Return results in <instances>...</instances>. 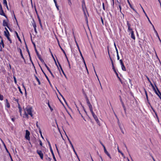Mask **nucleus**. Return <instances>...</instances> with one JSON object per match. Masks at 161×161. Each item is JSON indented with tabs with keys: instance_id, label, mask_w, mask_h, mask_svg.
<instances>
[{
	"instance_id": "nucleus-7",
	"label": "nucleus",
	"mask_w": 161,
	"mask_h": 161,
	"mask_svg": "<svg viewBox=\"0 0 161 161\" xmlns=\"http://www.w3.org/2000/svg\"><path fill=\"white\" fill-rule=\"evenodd\" d=\"M3 25L4 26H7L10 30V28L8 25V23L6 20H4L3 22Z\"/></svg>"
},
{
	"instance_id": "nucleus-53",
	"label": "nucleus",
	"mask_w": 161,
	"mask_h": 161,
	"mask_svg": "<svg viewBox=\"0 0 161 161\" xmlns=\"http://www.w3.org/2000/svg\"><path fill=\"white\" fill-rule=\"evenodd\" d=\"M80 54L81 56V57H82V59H83V60H84V58L83 57V56H82V54H81V52H80Z\"/></svg>"
},
{
	"instance_id": "nucleus-63",
	"label": "nucleus",
	"mask_w": 161,
	"mask_h": 161,
	"mask_svg": "<svg viewBox=\"0 0 161 161\" xmlns=\"http://www.w3.org/2000/svg\"><path fill=\"white\" fill-rule=\"evenodd\" d=\"M101 20L103 25V21L102 17L101 18Z\"/></svg>"
},
{
	"instance_id": "nucleus-11",
	"label": "nucleus",
	"mask_w": 161,
	"mask_h": 161,
	"mask_svg": "<svg viewBox=\"0 0 161 161\" xmlns=\"http://www.w3.org/2000/svg\"><path fill=\"white\" fill-rule=\"evenodd\" d=\"M88 106L90 111L91 113L93 112V109H92V105L91 104V103H89L87 104Z\"/></svg>"
},
{
	"instance_id": "nucleus-31",
	"label": "nucleus",
	"mask_w": 161,
	"mask_h": 161,
	"mask_svg": "<svg viewBox=\"0 0 161 161\" xmlns=\"http://www.w3.org/2000/svg\"><path fill=\"white\" fill-rule=\"evenodd\" d=\"M15 33H16V35L17 37V38L19 39V40L20 41H21L20 39L18 33L16 31L15 32Z\"/></svg>"
},
{
	"instance_id": "nucleus-64",
	"label": "nucleus",
	"mask_w": 161,
	"mask_h": 161,
	"mask_svg": "<svg viewBox=\"0 0 161 161\" xmlns=\"http://www.w3.org/2000/svg\"><path fill=\"white\" fill-rule=\"evenodd\" d=\"M39 130V132L40 133V134H41V135H42V131L41 130V129H40H40H38Z\"/></svg>"
},
{
	"instance_id": "nucleus-36",
	"label": "nucleus",
	"mask_w": 161,
	"mask_h": 161,
	"mask_svg": "<svg viewBox=\"0 0 161 161\" xmlns=\"http://www.w3.org/2000/svg\"><path fill=\"white\" fill-rule=\"evenodd\" d=\"M144 90H145V94L146 96V98H147V100H148V96H147V92L145 89H144Z\"/></svg>"
},
{
	"instance_id": "nucleus-55",
	"label": "nucleus",
	"mask_w": 161,
	"mask_h": 161,
	"mask_svg": "<svg viewBox=\"0 0 161 161\" xmlns=\"http://www.w3.org/2000/svg\"><path fill=\"white\" fill-rule=\"evenodd\" d=\"M146 78H147V80H148V81L149 82H151V81L150 80V79H149V78H148V77L147 76H146Z\"/></svg>"
},
{
	"instance_id": "nucleus-4",
	"label": "nucleus",
	"mask_w": 161,
	"mask_h": 161,
	"mask_svg": "<svg viewBox=\"0 0 161 161\" xmlns=\"http://www.w3.org/2000/svg\"><path fill=\"white\" fill-rule=\"evenodd\" d=\"M26 133H25V138L28 140H29L30 139V137L29 136L30 135V132L27 130H26Z\"/></svg>"
},
{
	"instance_id": "nucleus-22",
	"label": "nucleus",
	"mask_w": 161,
	"mask_h": 161,
	"mask_svg": "<svg viewBox=\"0 0 161 161\" xmlns=\"http://www.w3.org/2000/svg\"><path fill=\"white\" fill-rule=\"evenodd\" d=\"M0 45L2 46L3 47V48L4 47V45L3 43V40L2 39L0 43Z\"/></svg>"
},
{
	"instance_id": "nucleus-59",
	"label": "nucleus",
	"mask_w": 161,
	"mask_h": 161,
	"mask_svg": "<svg viewBox=\"0 0 161 161\" xmlns=\"http://www.w3.org/2000/svg\"><path fill=\"white\" fill-rule=\"evenodd\" d=\"M153 25V29H154V30L155 32L156 33V32H157V31L155 29V28H154V26L153 25Z\"/></svg>"
},
{
	"instance_id": "nucleus-29",
	"label": "nucleus",
	"mask_w": 161,
	"mask_h": 161,
	"mask_svg": "<svg viewBox=\"0 0 161 161\" xmlns=\"http://www.w3.org/2000/svg\"><path fill=\"white\" fill-rule=\"evenodd\" d=\"M6 37L7 38L8 40L10 42V43H12V41H11V40L9 38V36H7Z\"/></svg>"
},
{
	"instance_id": "nucleus-47",
	"label": "nucleus",
	"mask_w": 161,
	"mask_h": 161,
	"mask_svg": "<svg viewBox=\"0 0 161 161\" xmlns=\"http://www.w3.org/2000/svg\"><path fill=\"white\" fill-rule=\"evenodd\" d=\"M51 56H52V58H53L54 61L55 62L56 60H55V58H54V56H53V53H52Z\"/></svg>"
},
{
	"instance_id": "nucleus-24",
	"label": "nucleus",
	"mask_w": 161,
	"mask_h": 161,
	"mask_svg": "<svg viewBox=\"0 0 161 161\" xmlns=\"http://www.w3.org/2000/svg\"><path fill=\"white\" fill-rule=\"evenodd\" d=\"M131 9H132L134 11H135L136 14V18H137L139 17V14H138L136 12V11L135 10V9L133 8L132 7H131Z\"/></svg>"
},
{
	"instance_id": "nucleus-15",
	"label": "nucleus",
	"mask_w": 161,
	"mask_h": 161,
	"mask_svg": "<svg viewBox=\"0 0 161 161\" xmlns=\"http://www.w3.org/2000/svg\"><path fill=\"white\" fill-rule=\"evenodd\" d=\"M57 62H58V65H59V67H60V69H61V71H62V73H63L64 75H65V73H64V71H63V69L62 68V67H61V64H60L58 62V60L57 59Z\"/></svg>"
},
{
	"instance_id": "nucleus-32",
	"label": "nucleus",
	"mask_w": 161,
	"mask_h": 161,
	"mask_svg": "<svg viewBox=\"0 0 161 161\" xmlns=\"http://www.w3.org/2000/svg\"><path fill=\"white\" fill-rule=\"evenodd\" d=\"M83 60V62L84 63V64H85V67H86V69L87 70V72H88V69H87V67H86V64L85 62V61L84 59V60Z\"/></svg>"
},
{
	"instance_id": "nucleus-48",
	"label": "nucleus",
	"mask_w": 161,
	"mask_h": 161,
	"mask_svg": "<svg viewBox=\"0 0 161 161\" xmlns=\"http://www.w3.org/2000/svg\"><path fill=\"white\" fill-rule=\"evenodd\" d=\"M18 105H19V109L20 112L21 113V108L20 107V105L19 103H18Z\"/></svg>"
},
{
	"instance_id": "nucleus-1",
	"label": "nucleus",
	"mask_w": 161,
	"mask_h": 161,
	"mask_svg": "<svg viewBox=\"0 0 161 161\" xmlns=\"http://www.w3.org/2000/svg\"><path fill=\"white\" fill-rule=\"evenodd\" d=\"M25 112V115L28 117V114L30 115L31 116L33 117V114L32 113V108L30 107H27L25 108H24Z\"/></svg>"
},
{
	"instance_id": "nucleus-20",
	"label": "nucleus",
	"mask_w": 161,
	"mask_h": 161,
	"mask_svg": "<svg viewBox=\"0 0 161 161\" xmlns=\"http://www.w3.org/2000/svg\"><path fill=\"white\" fill-rule=\"evenodd\" d=\"M131 38L135 39V36L134 34V32L131 30Z\"/></svg>"
},
{
	"instance_id": "nucleus-45",
	"label": "nucleus",
	"mask_w": 161,
	"mask_h": 161,
	"mask_svg": "<svg viewBox=\"0 0 161 161\" xmlns=\"http://www.w3.org/2000/svg\"><path fill=\"white\" fill-rule=\"evenodd\" d=\"M73 150L74 152L75 153V154L77 156V158H78V156L77 153L76 152L75 149H74Z\"/></svg>"
},
{
	"instance_id": "nucleus-54",
	"label": "nucleus",
	"mask_w": 161,
	"mask_h": 161,
	"mask_svg": "<svg viewBox=\"0 0 161 161\" xmlns=\"http://www.w3.org/2000/svg\"><path fill=\"white\" fill-rule=\"evenodd\" d=\"M119 61H120V63L121 65H122V64H123V63L122 61V60L121 59L120 60H119Z\"/></svg>"
},
{
	"instance_id": "nucleus-18",
	"label": "nucleus",
	"mask_w": 161,
	"mask_h": 161,
	"mask_svg": "<svg viewBox=\"0 0 161 161\" xmlns=\"http://www.w3.org/2000/svg\"><path fill=\"white\" fill-rule=\"evenodd\" d=\"M4 35L6 36H9V32H6V31H4Z\"/></svg>"
},
{
	"instance_id": "nucleus-37",
	"label": "nucleus",
	"mask_w": 161,
	"mask_h": 161,
	"mask_svg": "<svg viewBox=\"0 0 161 161\" xmlns=\"http://www.w3.org/2000/svg\"><path fill=\"white\" fill-rule=\"evenodd\" d=\"M118 147V152H119V153H121V154H122V156H124V154H123V153L122 152H121L120 151V150L119 149V148H118V147Z\"/></svg>"
},
{
	"instance_id": "nucleus-49",
	"label": "nucleus",
	"mask_w": 161,
	"mask_h": 161,
	"mask_svg": "<svg viewBox=\"0 0 161 161\" xmlns=\"http://www.w3.org/2000/svg\"><path fill=\"white\" fill-rule=\"evenodd\" d=\"M14 101H16L18 103V104L19 103H18V99H15V98H14Z\"/></svg>"
},
{
	"instance_id": "nucleus-56",
	"label": "nucleus",
	"mask_w": 161,
	"mask_h": 161,
	"mask_svg": "<svg viewBox=\"0 0 161 161\" xmlns=\"http://www.w3.org/2000/svg\"><path fill=\"white\" fill-rule=\"evenodd\" d=\"M36 54L39 59L41 58V57H40V56L39 55L38 53V54Z\"/></svg>"
},
{
	"instance_id": "nucleus-16",
	"label": "nucleus",
	"mask_w": 161,
	"mask_h": 161,
	"mask_svg": "<svg viewBox=\"0 0 161 161\" xmlns=\"http://www.w3.org/2000/svg\"><path fill=\"white\" fill-rule=\"evenodd\" d=\"M50 151H51V153L52 154V155H53V159L54 160V161H57V160H56V159L55 158V157L54 155V153H53V150L52 149H51V150H50Z\"/></svg>"
},
{
	"instance_id": "nucleus-21",
	"label": "nucleus",
	"mask_w": 161,
	"mask_h": 161,
	"mask_svg": "<svg viewBox=\"0 0 161 161\" xmlns=\"http://www.w3.org/2000/svg\"><path fill=\"white\" fill-rule=\"evenodd\" d=\"M153 89V91H154L155 92V93L157 94V95H158V92H157V91L156 90L154 86H152Z\"/></svg>"
},
{
	"instance_id": "nucleus-25",
	"label": "nucleus",
	"mask_w": 161,
	"mask_h": 161,
	"mask_svg": "<svg viewBox=\"0 0 161 161\" xmlns=\"http://www.w3.org/2000/svg\"><path fill=\"white\" fill-rule=\"evenodd\" d=\"M35 77L36 78V79L37 80V81L38 82V83L39 85H40L41 82H40L39 79L38 78V77L36 76H35Z\"/></svg>"
},
{
	"instance_id": "nucleus-38",
	"label": "nucleus",
	"mask_w": 161,
	"mask_h": 161,
	"mask_svg": "<svg viewBox=\"0 0 161 161\" xmlns=\"http://www.w3.org/2000/svg\"><path fill=\"white\" fill-rule=\"evenodd\" d=\"M117 119V120H118V125H119V127H120V128L121 129V127H120V124L119 123V120L118 118Z\"/></svg>"
},
{
	"instance_id": "nucleus-58",
	"label": "nucleus",
	"mask_w": 161,
	"mask_h": 161,
	"mask_svg": "<svg viewBox=\"0 0 161 161\" xmlns=\"http://www.w3.org/2000/svg\"><path fill=\"white\" fill-rule=\"evenodd\" d=\"M117 59L118 60H119V55L118 53L117 54Z\"/></svg>"
},
{
	"instance_id": "nucleus-14",
	"label": "nucleus",
	"mask_w": 161,
	"mask_h": 161,
	"mask_svg": "<svg viewBox=\"0 0 161 161\" xmlns=\"http://www.w3.org/2000/svg\"><path fill=\"white\" fill-rule=\"evenodd\" d=\"M0 139L1 140V142H2L4 146V148H5L6 149V151H7V153H9V152H8V149H7V148L6 147L5 143H4V142L3 141L1 138H0Z\"/></svg>"
},
{
	"instance_id": "nucleus-9",
	"label": "nucleus",
	"mask_w": 161,
	"mask_h": 161,
	"mask_svg": "<svg viewBox=\"0 0 161 161\" xmlns=\"http://www.w3.org/2000/svg\"><path fill=\"white\" fill-rule=\"evenodd\" d=\"M44 65H45V66H46V68H47V69L48 70V71L50 73V74H51V75H52V77L53 78H54V75H53V73H52V72L51 71L50 69L47 66V64L45 63H44Z\"/></svg>"
},
{
	"instance_id": "nucleus-50",
	"label": "nucleus",
	"mask_w": 161,
	"mask_h": 161,
	"mask_svg": "<svg viewBox=\"0 0 161 161\" xmlns=\"http://www.w3.org/2000/svg\"><path fill=\"white\" fill-rule=\"evenodd\" d=\"M39 59L41 60V61L42 63H44V60H43V59L42 58H40Z\"/></svg>"
},
{
	"instance_id": "nucleus-60",
	"label": "nucleus",
	"mask_w": 161,
	"mask_h": 161,
	"mask_svg": "<svg viewBox=\"0 0 161 161\" xmlns=\"http://www.w3.org/2000/svg\"><path fill=\"white\" fill-rule=\"evenodd\" d=\"M39 142H40V145L41 146H42V141L40 140H39Z\"/></svg>"
},
{
	"instance_id": "nucleus-28",
	"label": "nucleus",
	"mask_w": 161,
	"mask_h": 161,
	"mask_svg": "<svg viewBox=\"0 0 161 161\" xmlns=\"http://www.w3.org/2000/svg\"><path fill=\"white\" fill-rule=\"evenodd\" d=\"M54 2V3L55 4V6L57 9L58 10H59V8H58V5L57 4V2L56 1H55V2Z\"/></svg>"
},
{
	"instance_id": "nucleus-12",
	"label": "nucleus",
	"mask_w": 161,
	"mask_h": 161,
	"mask_svg": "<svg viewBox=\"0 0 161 161\" xmlns=\"http://www.w3.org/2000/svg\"><path fill=\"white\" fill-rule=\"evenodd\" d=\"M58 45H59V47L61 48V49L62 50V51L63 52V53L64 54L66 58H67V56H66V54L65 53V52L63 50V49L61 47V46H60V45L59 44V41L58 40Z\"/></svg>"
},
{
	"instance_id": "nucleus-35",
	"label": "nucleus",
	"mask_w": 161,
	"mask_h": 161,
	"mask_svg": "<svg viewBox=\"0 0 161 161\" xmlns=\"http://www.w3.org/2000/svg\"><path fill=\"white\" fill-rule=\"evenodd\" d=\"M6 101L7 103V107L8 108H9L10 107V105L9 104V103L8 102L7 99H6Z\"/></svg>"
},
{
	"instance_id": "nucleus-41",
	"label": "nucleus",
	"mask_w": 161,
	"mask_h": 161,
	"mask_svg": "<svg viewBox=\"0 0 161 161\" xmlns=\"http://www.w3.org/2000/svg\"><path fill=\"white\" fill-rule=\"evenodd\" d=\"M48 106L49 107V108H50L51 111H53V109L52 108H51V106L49 103H48Z\"/></svg>"
},
{
	"instance_id": "nucleus-6",
	"label": "nucleus",
	"mask_w": 161,
	"mask_h": 161,
	"mask_svg": "<svg viewBox=\"0 0 161 161\" xmlns=\"http://www.w3.org/2000/svg\"><path fill=\"white\" fill-rule=\"evenodd\" d=\"M37 153L40 156L41 159H42L43 158V155L42 151L41 150H37Z\"/></svg>"
},
{
	"instance_id": "nucleus-26",
	"label": "nucleus",
	"mask_w": 161,
	"mask_h": 161,
	"mask_svg": "<svg viewBox=\"0 0 161 161\" xmlns=\"http://www.w3.org/2000/svg\"><path fill=\"white\" fill-rule=\"evenodd\" d=\"M26 51H27V52H28V54L29 56L30 59L31 60L30 52H29V50L28 49V48L27 46H26Z\"/></svg>"
},
{
	"instance_id": "nucleus-52",
	"label": "nucleus",
	"mask_w": 161,
	"mask_h": 161,
	"mask_svg": "<svg viewBox=\"0 0 161 161\" xmlns=\"http://www.w3.org/2000/svg\"><path fill=\"white\" fill-rule=\"evenodd\" d=\"M37 17H38V19L39 22H41V19H40V18L39 17V16H38Z\"/></svg>"
},
{
	"instance_id": "nucleus-8",
	"label": "nucleus",
	"mask_w": 161,
	"mask_h": 161,
	"mask_svg": "<svg viewBox=\"0 0 161 161\" xmlns=\"http://www.w3.org/2000/svg\"><path fill=\"white\" fill-rule=\"evenodd\" d=\"M154 84L155 86V87H156V89H157V90L158 91L157 92H158V95H157L159 97L160 99H161V92H160V91L158 90V88L156 86L155 84L154 83Z\"/></svg>"
},
{
	"instance_id": "nucleus-40",
	"label": "nucleus",
	"mask_w": 161,
	"mask_h": 161,
	"mask_svg": "<svg viewBox=\"0 0 161 161\" xmlns=\"http://www.w3.org/2000/svg\"><path fill=\"white\" fill-rule=\"evenodd\" d=\"M48 142V143L49 146V147H50V150H51V149H52V147H51V144H50V142H49V141Z\"/></svg>"
},
{
	"instance_id": "nucleus-42",
	"label": "nucleus",
	"mask_w": 161,
	"mask_h": 161,
	"mask_svg": "<svg viewBox=\"0 0 161 161\" xmlns=\"http://www.w3.org/2000/svg\"><path fill=\"white\" fill-rule=\"evenodd\" d=\"M113 69L114 70V72H115V74H116V75H118V73H117V72H116V70H115V68H114V69Z\"/></svg>"
},
{
	"instance_id": "nucleus-5",
	"label": "nucleus",
	"mask_w": 161,
	"mask_h": 161,
	"mask_svg": "<svg viewBox=\"0 0 161 161\" xmlns=\"http://www.w3.org/2000/svg\"><path fill=\"white\" fill-rule=\"evenodd\" d=\"M101 145H102V146H103V147L104 152L110 158H111V157L110 156V154L108 153V152L106 150V148H105V147L104 146L101 142Z\"/></svg>"
},
{
	"instance_id": "nucleus-51",
	"label": "nucleus",
	"mask_w": 161,
	"mask_h": 161,
	"mask_svg": "<svg viewBox=\"0 0 161 161\" xmlns=\"http://www.w3.org/2000/svg\"><path fill=\"white\" fill-rule=\"evenodd\" d=\"M102 6L103 8L104 9V10H105V6H104V3H102Z\"/></svg>"
},
{
	"instance_id": "nucleus-39",
	"label": "nucleus",
	"mask_w": 161,
	"mask_h": 161,
	"mask_svg": "<svg viewBox=\"0 0 161 161\" xmlns=\"http://www.w3.org/2000/svg\"><path fill=\"white\" fill-rule=\"evenodd\" d=\"M36 126L38 129H40V127L38 125V122L37 121L36 122Z\"/></svg>"
},
{
	"instance_id": "nucleus-23",
	"label": "nucleus",
	"mask_w": 161,
	"mask_h": 161,
	"mask_svg": "<svg viewBox=\"0 0 161 161\" xmlns=\"http://www.w3.org/2000/svg\"><path fill=\"white\" fill-rule=\"evenodd\" d=\"M120 101H121V103H122V105L123 107V108H124V110L125 111V105H124V104L123 102H122V99H121V98H120Z\"/></svg>"
},
{
	"instance_id": "nucleus-46",
	"label": "nucleus",
	"mask_w": 161,
	"mask_h": 161,
	"mask_svg": "<svg viewBox=\"0 0 161 161\" xmlns=\"http://www.w3.org/2000/svg\"><path fill=\"white\" fill-rule=\"evenodd\" d=\"M14 82L16 84V83H17V81H16V78L15 77H14Z\"/></svg>"
},
{
	"instance_id": "nucleus-19",
	"label": "nucleus",
	"mask_w": 161,
	"mask_h": 161,
	"mask_svg": "<svg viewBox=\"0 0 161 161\" xmlns=\"http://www.w3.org/2000/svg\"><path fill=\"white\" fill-rule=\"evenodd\" d=\"M85 97L86 99L87 104L90 103L88 97H87L86 95V94H85Z\"/></svg>"
},
{
	"instance_id": "nucleus-62",
	"label": "nucleus",
	"mask_w": 161,
	"mask_h": 161,
	"mask_svg": "<svg viewBox=\"0 0 161 161\" xmlns=\"http://www.w3.org/2000/svg\"><path fill=\"white\" fill-rule=\"evenodd\" d=\"M39 24H40V26H41V28H42V22H39Z\"/></svg>"
},
{
	"instance_id": "nucleus-33",
	"label": "nucleus",
	"mask_w": 161,
	"mask_h": 161,
	"mask_svg": "<svg viewBox=\"0 0 161 161\" xmlns=\"http://www.w3.org/2000/svg\"><path fill=\"white\" fill-rule=\"evenodd\" d=\"M34 28H36V24L35 22H34L32 24Z\"/></svg>"
},
{
	"instance_id": "nucleus-44",
	"label": "nucleus",
	"mask_w": 161,
	"mask_h": 161,
	"mask_svg": "<svg viewBox=\"0 0 161 161\" xmlns=\"http://www.w3.org/2000/svg\"><path fill=\"white\" fill-rule=\"evenodd\" d=\"M127 22V25H128V29L129 30H130V24L128 23V22Z\"/></svg>"
},
{
	"instance_id": "nucleus-2",
	"label": "nucleus",
	"mask_w": 161,
	"mask_h": 161,
	"mask_svg": "<svg viewBox=\"0 0 161 161\" xmlns=\"http://www.w3.org/2000/svg\"><path fill=\"white\" fill-rule=\"evenodd\" d=\"M82 10H83V11L84 12V16L85 17V18L86 19V22L87 23H88V21L86 15V11H87L86 10V7L85 3L84 2L82 3Z\"/></svg>"
},
{
	"instance_id": "nucleus-3",
	"label": "nucleus",
	"mask_w": 161,
	"mask_h": 161,
	"mask_svg": "<svg viewBox=\"0 0 161 161\" xmlns=\"http://www.w3.org/2000/svg\"><path fill=\"white\" fill-rule=\"evenodd\" d=\"M91 113H92V115L93 118L95 119L96 120V122L98 124L99 126H100V123L99 122V120L98 119L97 117V116L93 112H92Z\"/></svg>"
},
{
	"instance_id": "nucleus-27",
	"label": "nucleus",
	"mask_w": 161,
	"mask_h": 161,
	"mask_svg": "<svg viewBox=\"0 0 161 161\" xmlns=\"http://www.w3.org/2000/svg\"><path fill=\"white\" fill-rule=\"evenodd\" d=\"M122 69L123 70L125 71V68L124 65V64L121 65Z\"/></svg>"
},
{
	"instance_id": "nucleus-61",
	"label": "nucleus",
	"mask_w": 161,
	"mask_h": 161,
	"mask_svg": "<svg viewBox=\"0 0 161 161\" xmlns=\"http://www.w3.org/2000/svg\"><path fill=\"white\" fill-rule=\"evenodd\" d=\"M111 63H112V65L113 69H114V63H113V61H112V62H111Z\"/></svg>"
},
{
	"instance_id": "nucleus-30",
	"label": "nucleus",
	"mask_w": 161,
	"mask_h": 161,
	"mask_svg": "<svg viewBox=\"0 0 161 161\" xmlns=\"http://www.w3.org/2000/svg\"><path fill=\"white\" fill-rule=\"evenodd\" d=\"M44 75H45V77H46V78H47V80L48 81V82H49V83L50 84V80H49V79H48V77L47 76V75H46L45 73H44Z\"/></svg>"
},
{
	"instance_id": "nucleus-17",
	"label": "nucleus",
	"mask_w": 161,
	"mask_h": 161,
	"mask_svg": "<svg viewBox=\"0 0 161 161\" xmlns=\"http://www.w3.org/2000/svg\"><path fill=\"white\" fill-rule=\"evenodd\" d=\"M32 43H33V45H34V49H35V51H36V54H38V51H37V49H36V46L35 44V43L34 42H32Z\"/></svg>"
},
{
	"instance_id": "nucleus-57",
	"label": "nucleus",
	"mask_w": 161,
	"mask_h": 161,
	"mask_svg": "<svg viewBox=\"0 0 161 161\" xmlns=\"http://www.w3.org/2000/svg\"><path fill=\"white\" fill-rule=\"evenodd\" d=\"M7 1L6 0H3V4H6Z\"/></svg>"
},
{
	"instance_id": "nucleus-34",
	"label": "nucleus",
	"mask_w": 161,
	"mask_h": 161,
	"mask_svg": "<svg viewBox=\"0 0 161 161\" xmlns=\"http://www.w3.org/2000/svg\"><path fill=\"white\" fill-rule=\"evenodd\" d=\"M46 159L47 161H51V159L50 158L47 157L46 158Z\"/></svg>"
},
{
	"instance_id": "nucleus-43",
	"label": "nucleus",
	"mask_w": 161,
	"mask_h": 161,
	"mask_svg": "<svg viewBox=\"0 0 161 161\" xmlns=\"http://www.w3.org/2000/svg\"><path fill=\"white\" fill-rule=\"evenodd\" d=\"M18 88L19 89V91L20 93L21 94H23V92H22V91H21V89L20 87H18Z\"/></svg>"
},
{
	"instance_id": "nucleus-13",
	"label": "nucleus",
	"mask_w": 161,
	"mask_h": 161,
	"mask_svg": "<svg viewBox=\"0 0 161 161\" xmlns=\"http://www.w3.org/2000/svg\"><path fill=\"white\" fill-rule=\"evenodd\" d=\"M18 50H19V52H20V56L24 60H25V58H24V57L23 56V54H22V53L21 49L20 48H18Z\"/></svg>"
},
{
	"instance_id": "nucleus-10",
	"label": "nucleus",
	"mask_w": 161,
	"mask_h": 161,
	"mask_svg": "<svg viewBox=\"0 0 161 161\" xmlns=\"http://www.w3.org/2000/svg\"><path fill=\"white\" fill-rule=\"evenodd\" d=\"M0 14L4 16L6 18H7V17L6 16L5 13H4L3 10L2 8L0 9Z\"/></svg>"
}]
</instances>
